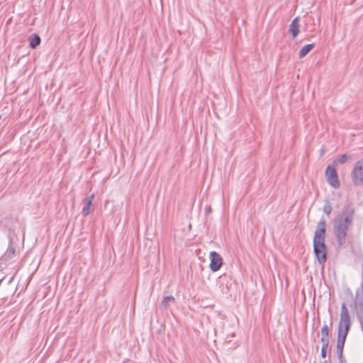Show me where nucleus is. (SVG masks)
I'll return each mask as SVG.
<instances>
[{"label":"nucleus","instance_id":"obj_21","mask_svg":"<svg viewBox=\"0 0 363 363\" xmlns=\"http://www.w3.org/2000/svg\"><path fill=\"white\" fill-rule=\"evenodd\" d=\"M340 361V363H347L346 360L345 359H340L339 360Z\"/></svg>","mask_w":363,"mask_h":363},{"label":"nucleus","instance_id":"obj_11","mask_svg":"<svg viewBox=\"0 0 363 363\" xmlns=\"http://www.w3.org/2000/svg\"><path fill=\"white\" fill-rule=\"evenodd\" d=\"M352 157L350 156H348L347 154H342L340 155L337 159H335L333 164L337 165V164H345L348 160L351 159Z\"/></svg>","mask_w":363,"mask_h":363},{"label":"nucleus","instance_id":"obj_13","mask_svg":"<svg viewBox=\"0 0 363 363\" xmlns=\"http://www.w3.org/2000/svg\"><path fill=\"white\" fill-rule=\"evenodd\" d=\"M355 299H363V281L356 290Z\"/></svg>","mask_w":363,"mask_h":363},{"label":"nucleus","instance_id":"obj_16","mask_svg":"<svg viewBox=\"0 0 363 363\" xmlns=\"http://www.w3.org/2000/svg\"><path fill=\"white\" fill-rule=\"evenodd\" d=\"M321 336L324 337L329 336V328L326 324H324L321 328Z\"/></svg>","mask_w":363,"mask_h":363},{"label":"nucleus","instance_id":"obj_20","mask_svg":"<svg viewBox=\"0 0 363 363\" xmlns=\"http://www.w3.org/2000/svg\"><path fill=\"white\" fill-rule=\"evenodd\" d=\"M211 211V206H205V212L206 213H209Z\"/></svg>","mask_w":363,"mask_h":363},{"label":"nucleus","instance_id":"obj_6","mask_svg":"<svg viewBox=\"0 0 363 363\" xmlns=\"http://www.w3.org/2000/svg\"><path fill=\"white\" fill-rule=\"evenodd\" d=\"M211 270L213 272L218 271L223 264V259L221 256L216 252L212 251L209 255Z\"/></svg>","mask_w":363,"mask_h":363},{"label":"nucleus","instance_id":"obj_4","mask_svg":"<svg viewBox=\"0 0 363 363\" xmlns=\"http://www.w3.org/2000/svg\"><path fill=\"white\" fill-rule=\"evenodd\" d=\"M350 177L354 186H363V160H358L355 162Z\"/></svg>","mask_w":363,"mask_h":363},{"label":"nucleus","instance_id":"obj_3","mask_svg":"<svg viewBox=\"0 0 363 363\" xmlns=\"http://www.w3.org/2000/svg\"><path fill=\"white\" fill-rule=\"evenodd\" d=\"M352 326L349 311L345 303L341 305L340 318L338 324L337 342L345 343L348 332Z\"/></svg>","mask_w":363,"mask_h":363},{"label":"nucleus","instance_id":"obj_18","mask_svg":"<svg viewBox=\"0 0 363 363\" xmlns=\"http://www.w3.org/2000/svg\"><path fill=\"white\" fill-rule=\"evenodd\" d=\"M327 350L328 348H321V357L325 358L327 355Z\"/></svg>","mask_w":363,"mask_h":363},{"label":"nucleus","instance_id":"obj_5","mask_svg":"<svg viewBox=\"0 0 363 363\" xmlns=\"http://www.w3.org/2000/svg\"><path fill=\"white\" fill-rule=\"evenodd\" d=\"M335 165H328L325 169V177L328 183L333 188L337 189L340 186L338 179L337 172L335 169Z\"/></svg>","mask_w":363,"mask_h":363},{"label":"nucleus","instance_id":"obj_1","mask_svg":"<svg viewBox=\"0 0 363 363\" xmlns=\"http://www.w3.org/2000/svg\"><path fill=\"white\" fill-rule=\"evenodd\" d=\"M355 213L352 203L344 206L333 220V233L339 247H345L350 227L352 225Z\"/></svg>","mask_w":363,"mask_h":363},{"label":"nucleus","instance_id":"obj_2","mask_svg":"<svg viewBox=\"0 0 363 363\" xmlns=\"http://www.w3.org/2000/svg\"><path fill=\"white\" fill-rule=\"evenodd\" d=\"M326 221L321 219L317 224L313 237V251L320 264L327 259V247L325 244Z\"/></svg>","mask_w":363,"mask_h":363},{"label":"nucleus","instance_id":"obj_10","mask_svg":"<svg viewBox=\"0 0 363 363\" xmlns=\"http://www.w3.org/2000/svg\"><path fill=\"white\" fill-rule=\"evenodd\" d=\"M314 47L313 43L304 45L298 52L299 58L304 57Z\"/></svg>","mask_w":363,"mask_h":363},{"label":"nucleus","instance_id":"obj_22","mask_svg":"<svg viewBox=\"0 0 363 363\" xmlns=\"http://www.w3.org/2000/svg\"><path fill=\"white\" fill-rule=\"evenodd\" d=\"M11 252L13 255L15 253V249L14 248H11L10 250Z\"/></svg>","mask_w":363,"mask_h":363},{"label":"nucleus","instance_id":"obj_15","mask_svg":"<svg viewBox=\"0 0 363 363\" xmlns=\"http://www.w3.org/2000/svg\"><path fill=\"white\" fill-rule=\"evenodd\" d=\"M320 342L322 343L321 348H328L330 343V338L329 337H321Z\"/></svg>","mask_w":363,"mask_h":363},{"label":"nucleus","instance_id":"obj_19","mask_svg":"<svg viewBox=\"0 0 363 363\" xmlns=\"http://www.w3.org/2000/svg\"><path fill=\"white\" fill-rule=\"evenodd\" d=\"M337 358L339 360L340 359H343V352H337Z\"/></svg>","mask_w":363,"mask_h":363},{"label":"nucleus","instance_id":"obj_7","mask_svg":"<svg viewBox=\"0 0 363 363\" xmlns=\"http://www.w3.org/2000/svg\"><path fill=\"white\" fill-rule=\"evenodd\" d=\"M94 199V194L86 197L83 199L84 206L82 210V214L84 217H86L90 213V208Z\"/></svg>","mask_w":363,"mask_h":363},{"label":"nucleus","instance_id":"obj_12","mask_svg":"<svg viewBox=\"0 0 363 363\" xmlns=\"http://www.w3.org/2000/svg\"><path fill=\"white\" fill-rule=\"evenodd\" d=\"M175 301L174 297L172 296H167L164 297L162 304L164 308H168L169 305L174 303Z\"/></svg>","mask_w":363,"mask_h":363},{"label":"nucleus","instance_id":"obj_8","mask_svg":"<svg viewBox=\"0 0 363 363\" xmlns=\"http://www.w3.org/2000/svg\"><path fill=\"white\" fill-rule=\"evenodd\" d=\"M299 17H296L293 19L289 26V32L293 35V38H296L299 33Z\"/></svg>","mask_w":363,"mask_h":363},{"label":"nucleus","instance_id":"obj_14","mask_svg":"<svg viewBox=\"0 0 363 363\" xmlns=\"http://www.w3.org/2000/svg\"><path fill=\"white\" fill-rule=\"evenodd\" d=\"M323 211L327 215L330 214V213L332 211V206H331L329 201H325V205L323 206Z\"/></svg>","mask_w":363,"mask_h":363},{"label":"nucleus","instance_id":"obj_9","mask_svg":"<svg viewBox=\"0 0 363 363\" xmlns=\"http://www.w3.org/2000/svg\"><path fill=\"white\" fill-rule=\"evenodd\" d=\"M30 47L33 49L35 48L40 43V38L37 34H31L28 38Z\"/></svg>","mask_w":363,"mask_h":363},{"label":"nucleus","instance_id":"obj_17","mask_svg":"<svg viewBox=\"0 0 363 363\" xmlns=\"http://www.w3.org/2000/svg\"><path fill=\"white\" fill-rule=\"evenodd\" d=\"M344 345H345V343L337 341V346H336L337 352H343Z\"/></svg>","mask_w":363,"mask_h":363}]
</instances>
